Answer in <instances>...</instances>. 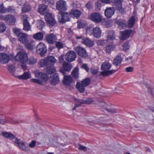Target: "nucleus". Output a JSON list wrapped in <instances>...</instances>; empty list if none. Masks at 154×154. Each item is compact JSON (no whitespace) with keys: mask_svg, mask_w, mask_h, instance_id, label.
I'll return each mask as SVG.
<instances>
[{"mask_svg":"<svg viewBox=\"0 0 154 154\" xmlns=\"http://www.w3.org/2000/svg\"><path fill=\"white\" fill-rule=\"evenodd\" d=\"M86 6L87 8L89 9L91 8L92 5L90 2H88L86 5Z\"/></svg>","mask_w":154,"mask_h":154,"instance_id":"774afa93","label":"nucleus"},{"mask_svg":"<svg viewBox=\"0 0 154 154\" xmlns=\"http://www.w3.org/2000/svg\"><path fill=\"white\" fill-rule=\"evenodd\" d=\"M91 31L93 32V35L94 37L96 38H99L101 35V31L100 29H87L86 32Z\"/></svg>","mask_w":154,"mask_h":154,"instance_id":"cd10ccee","label":"nucleus"},{"mask_svg":"<svg viewBox=\"0 0 154 154\" xmlns=\"http://www.w3.org/2000/svg\"><path fill=\"white\" fill-rule=\"evenodd\" d=\"M111 66V64L107 61L103 63L102 64L101 67V69L103 71L100 72V75L103 76H107L116 72L117 70H109Z\"/></svg>","mask_w":154,"mask_h":154,"instance_id":"f03ea898","label":"nucleus"},{"mask_svg":"<svg viewBox=\"0 0 154 154\" xmlns=\"http://www.w3.org/2000/svg\"><path fill=\"white\" fill-rule=\"evenodd\" d=\"M105 44V40H99L97 42V44L98 45H103Z\"/></svg>","mask_w":154,"mask_h":154,"instance_id":"5fc2aeb1","label":"nucleus"},{"mask_svg":"<svg viewBox=\"0 0 154 154\" xmlns=\"http://www.w3.org/2000/svg\"><path fill=\"white\" fill-rule=\"evenodd\" d=\"M116 9L120 11L121 12H123L124 11V9L122 8V3H119L117 5Z\"/></svg>","mask_w":154,"mask_h":154,"instance_id":"09e8293b","label":"nucleus"},{"mask_svg":"<svg viewBox=\"0 0 154 154\" xmlns=\"http://www.w3.org/2000/svg\"><path fill=\"white\" fill-rule=\"evenodd\" d=\"M115 38L114 32L113 31H111L109 33L106 40V42L109 44L104 47L105 51L109 54H110L115 48V45L113 43V40Z\"/></svg>","mask_w":154,"mask_h":154,"instance_id":"f257e3e1","label":"nucleus"},{"mask_svg":"<svg viewBox=\"0 0 154 154\" xmlns=\"http://www.w3.org/2000/svg\"><path fill=\"white\" fill-rule=\"evenodd\" d=\"M22 122L21 120H18L17 119H14L10 118L7 120V122L10 123L12 124H18Z\"/></svg>","mask_w":154,"mask_h":154,"instance_id":"4c0bfd02","label":"nucleus"},{"mask_svg":"<svg viewBox=\"0 0 154 154\" xmlns=\"http://www.w3.org/2000/svg\"><path fill=\"white\" fill-rule=\"evenodd\" d=\"M126 71L127 72H132L134 70V68L132 67H129L125 68Z\"/></svg>","mask_w":154,"mask_h":154,"instance_id":"13d9d810","label":"nucleus"},{"mask_svg":"<svg viewBox=\"0 0 154 154\" xmlns=\"http://www.w3.org/2000/svg\"><path fill=\"white\" fill-rule=\"evenodd\" d=\"M122 60V58L120 56H117L114 59L113 64L116 66H119L121 63Z\"/></svg>","mask_w":154,"mask_h":154,"instance_id":"2f4dec72","label":"nucleus"},{"mask_svg":"<svg viewBox=\"0 0 154 154\" xmlns=\"http://www.w3.org/2000/svg\"><path fill=\"white\" fill-rule=\"evenodd\" d=\"M8 70L13 76L14 75L15 69L14 65H9L8 66Z\"/></svg>","mask_w":154,"mask_h":154,"instance_id":"a19ab883","label":"nucleus"},{"mask_svg":"<svg viewBox=\"0 0 154 154\" xmlns=\"http://www.w3.org/2000/svg\"><path fill=\"white\" fill-rule=\"evenodd\" d=\"M5 22L8 25L11 26L14 25L16 21L15 17L12 15H7L5 16V17H4Z\"/></svg>","mask_w":154,"mask_h":154,"instance_id":"4468645a","label":"nucleus"},{"mask_svg":"<svg viewBox=\"0 0 154 154\" xmlns=\"http://www.w3.org/2000/svg\"><path fill=\"white\" fill-rule=\"evenodd\" d=\"M21 18L23 21V23L28 22V20L29 18V17L26 15H23L22 16Z\"/></svg>","mask_w":154,"mask_h":154,"instance_id":"8fccbe9b","label":"nucleus"},{"mask_svg":"<svg viewBox=\"0 0 154 154\" xmlns=\"http://www.w3.org/2000/svg\"><path fill=\"white\" fill-rule=\"evenodd\" d=\"M60 82L58 74L55 73L50 77V82L52 85H55Z\"/></svg>","mask_w":154,"mask_h":154,"instance_id":"6ab92c4d","label":"nucleus"},{"mask_svg":"<svg viewBox=\"0 0 154 154\" xmlns=\"http://www.w3.org/2000/svg\"><path fill=\"white\" fill-rule=\"evenodd\" d=\"M7 11V9L4 7L3 4L0 5V13H5Z\"/></svg>","mask_w":154,"mask_h":154,"instance_id":"37998d69","label":"nucleus"},{"mask_svg":"<svg viewBox=\"0 0 154 154\" xmlns=\"http://www.w3.org/2000/svg\"><path fill=\"white\" fill-rule=\"evenodd\" d=\"M36 142L35 140L32 141L29 144V146L31 148H34L36 145Z\"/></svg>","mask_w":154,"mask_h":154,"instance_id":"6e6d98bb","label":"nucleus"},{"mask_svg":"<svg viewBox=\"0 0 154 154\" xmlns=\"http://www.w3.org/2000/svg\"><path fill=\"white\" fill-rule=\"evenodd\" d=\"M135 22V17L134 16H132L130 18L128 22V27L129 28H132L134 25Z\"/></svg>","mask_w":154,"mask_h":154,"instance_id":"473e14b6","label":"nucleus"},{"mask_svg":"<svg viewBox=\"0 0 154 154\" xmlns=\"http://www.w3.org/2000/svg\"><path fill=\"white\" fill-rule=\"evenodd\" d=\"M39 66L42 67H43L46 66H48L47 60L45 58L44 59L41 60L39 62Z\"/></svg>","mask_w":154,"mask_h":154,"instance_id":"58836bf2","label":"nucleus"},{"mask_svg":"<svg viewBox=\"0 0 154 154\" xmlns=\"http://www.w3.org/2000/svg\"><path fill=\"white\" fill-rule=\"evenodd\" d=\"M18 37L19 41L22 43L24 44L28 40L27 35L24 33H19Z\"/></svg>","mask_w":154,"mask_h":154,"instance_id":"4be33fe9","label":"nucleus"},{"mask_svg":"<svg viewBox=\"0 0 154 154\" xmlns=\"http://www.w3.org/2000/svg\"><path fill=\"white\" fill-rule=\"evenodd\" d=\"M23 29H30L31 26L28 22L23 23Z\"/></svg>","mask_w":154,"mask_h":154,"instance_id":"de8ad7c7","label":"nucleus"},{"mask_svg":"<svg viewBox=\"0 0 154 154\" xmlns=\"http://www.w3.org/2000/svg\"><path fill=\"white\" fill-rule=\"evenodd\" d=\"M16 60L20 63H25L28 60L27 54L24 51L19 52L15 57Z\"/></svg>","mask_w":154,"mask_h":154,"instance_id":"423d86ee","label":"nucleus"},{"mask_svg":"<svg viewBox=\"0 0 154 154\" xmlns=\"http://www.w3.org/2000/svg\"><path fill=\"white\" fill-rule=\"evenodd\" d=\"M45 15V20L51 26H53L56 24L55 20L52 17V14L51 13L48 12Z\"/></svg>","mask_w":154,"mask_h":154,"instance_id":"2eb2a0df","label":"nucleus"},{"mask_svg":"<svg viewBox=\"0 0 154 154\" xmlns=\"http://www.w3.org/2000/svg\"><path fill=\"white\" fill-rule=\"evenodd\" d=\"M73 100L76 103L73 108L74 110H75L76 108L81 106L82 104H84V100L77 99L75 97H73Z\"/></svg>","mask_w":154,"mask_h":154,"instance_id":"5701e85b","label":"nucleus"},{"mask_svg":"<svg viewBox=\"0 0 154 154\" xmlns=\"http://www.w3.org/2000/svg\"><path fill=\"white\" fill-rule=\"evenodd\" d=\"M57 9L60 11H64L67 9L66 2L64 0H60L56 3Z\"/></svg>","mask_w":154,"mask_h":154,"instance_id":"6e6552de","label":"nucleus"},{"mask_svg":"<svg viewBox=\"0 0 154 154\" xmlns=\"http://www.w3.org/2000/svg\"><path fill=\"white\" fill-rule=\"evenodd\" d=\"M33 37L35 39L41 41L43 38V34L42 32H38L33 35Z\"/></svg>","mask_w":154,"mask_h":154,"instance_id":"7c9ffc66","label":"nucleus"},{"mask_svg":"<svg viewBox=\"0 0 154 154\" xmlns=\"http://www.w3.org/2000/svg\"><path fill=\"white\" fill-rule=\"evenodd\" d=\"M3 134L7 138H10L11 139H13L15 138L14 136L11 133L5 132L3 133Z\"/></svg>","mask_w":154,"mask_h":154,"instance_id":"79ce46f5","label":"nucleus"},{"mask_svg":"<svg viewBox=\"0 0 154 154\" xmlns=\"http://www.w3.org/2000/svg\"><path fill=\"white\" fill-rule=\"evenodd\" d=\"M14 142L16 144V146H17L20 149L25 151H27L28 149L25 145L24 142L20 141L17 138L15 140Z\"/></svg>","mask_w":154,"mask_h":154,"instance_id":"a211bd4d","label":"nucleus"},{"mask_svg":"<svg viewBox=\"0 0 154 154\" xmlns=\"http://www.w3.org/2000/svg\"><path fill=\"white\" fill-rule=\"evenodd\" d=\"M56 69L53 66H48L46 70V72L48 74H52L56 72Z\"/></svg>","mask_w":154,"mask_h":154,"instance_id":"f704fd0d","label":"nucleus"},{"mask_svg":"<svg viewBox=\"0 0 154 154\" xmlns=\"http://www.w3.org/2000/svg\"><path fill=\"white\" fill-rule=\"evenodd\" d=\"M36 49L37 53L41 56L43 55L46 52V47L45 44L41 42L37 45Z\"/></svg>","mask_w":154,"mask_h":154,"instance_id":"1a4fd4ad","label":"nucleus"},{"mask_svg":"<svg viewBox=\"0 0 154 154\" xmlns=\"http://www.w3.org/2000/svg\"><path fill=\"white\" fill-rule=\"evenodd\" d=\"M25 47L26 48L29 50H32L33 49L34 45L33 44L32 41L27 40L26 42L24 43Z\"/></svg>","mask_w":154,"mask_h":154,"instance_id":"c756f323","label":"nucleus"},{"mask_svg":"<svg viewBox=\"0 0 154 154\" xmlns=\"http://www.w3.org/2000/svg\"><path fill=\"white\" fill-rule=\"evenodd\" d=\"M114 12L115 10L113 8H107L105 10L104 14L107 17L110 18L114 14Z\"/></svg>","mask_w":154,"mask_h":154,"instance_id":"aec40b11","label":"nucleus"},{"mask_svg":"<svg viewBox=\"0 0 154 154\" xmlns=\"http://www.w3.org/2000/svg\"><path fill=\"white\" fill-rule=\"evenodd\" d=\"M77 23L78 28H83L85 26V24L82 21H78Z\"/></svg>","mask_w":154,"mask_h":154,"instance_id":"a18cd8bd","label":"nucleus"},{"mask_svg":"<svg viewBox=\"0 0 154 154\" xmlns=\"http://www.w3.org/2000/svg\"><path fill=\"white\" fill-rule=\"evenodd\" d=\"M22 63V64L21 65V67L24 70H25L26 69V65L25 63Z\"/></svg>","mask_w":154,"mask_h":154,"instance_id":"338daca9","label":"nucleus"},{"mask_svg":"<svg viewBox=\"0 0 154 154\" xmlns=\"http://www.w3.org/2000/svg\"><path fill=\"white\" fill-rule=\"evenodd\" d=\"M71 16H73V17L76 18H78L81 14V12L79 10H74L72 11L70 13Z\"/></svg>","mask_w":154,"mask_h":154,"instance_id":"c85d7f7f","label":"nucleus"},{"mask_svg":"<svg viewBox=\"0 0 154 154\" xmlns=\"http://www.w3.org/2000/svg\"><path fill=\"white\" fill-rule=\"evenodd\" d=\"M70 13L67 12L61 13L58 15V20L61 23L69 21L71 17Z\"/></svg>","mask_w":154,"mask_h":154,"instance_id":"0eeeda50","label":"nucleus"},{"mask_svg":"<svg viewBox=\"0 0 154 154\" xmlns=\"http://www.w3.org/2000/svg\"><path fill=\"white\" fill-rule=\"evenodd\" d=\"M76 57L75 53L72 51L68 52L65 55V60L69 62L73 61L75 60Z\"/></svg>","mask_w":154,"mask_h":154,"instance_id":"f8f14e48","label":"nucleus"},{"mask_svg":"<svg viewBox=\"0 0 154 154\" xmlns=\"http://www.w3.org/2000/svg\"><path fill=\"white\" fill-rule=\"evenodd\" d=\"M75 50L77 54L82 57L85 58L88 56L85 49L82 47H77L75 48Z\"/></svg>","mask_w":154,"mask_h":154,"instance_id":"ddd939ff","label":"nucleus"},{"mask_svg":"<svg viewBox=\"0 0 154 154\" xmlns=\"http://www.w3.org/2000/svg\"><path fill=\"white\" fill-rule=\"evenodd\" d=\"M82 43L88 47H91L94 45V42L88 38H83Z\"/></svg>","mask_w":154,"mask_h":154,"instance_id":"bb28decb","label":"nucleus"},{"mask_svg":"<svg viewBox=\"0 0 154 154\" xmlns=\"http://www.w3.org/2000/svg\"><path fill=\"white\" fill-rule=\"evenodd\" d=\"M35 77L38 79H32L31 81L38 85H42L43 82L47 81L49 79L48 75L45 73L42 72H37L35 74Z\"/></svg>","mask_w":154,"mask_h":154,"instance_id":"7ed1b4c3","label":"nucleus"},{"mask_svg":"<svg viewBox=\"0 0 154 154\" xmlns=\"http://www.w3.org/2000/svg\"><path fill=\"white\" fill-rule=\"evenodd\" d=\"M18 77L20 79L26 80L31 78V75L29 72H26L23 75L19 76Z\"/></svg>","mask_w":154,"mask_h":154,"instance_id":"72a5a7b5","label":"nucleus"},{"mask_svg":"<svg viewBox=\"0 0 154 154\" xmlns=\"http://www.w3.org/2000/svg\"><path fill=\"white\" fill-rule=\"evenodd\" d=\"M30 9V6L28 4H25L23 6L22 11L23 13H26L29 11Z\"/></svg>","mask_w":154,"mask_h":154,"instance_id":"e433bc0d","label":"nucleus"},{"mask_svg":"<svg viewBox=\"0 0 154 154\" xmlns=\"http://www.w3.org/2000/svg\"><path fill=\"white\" fill-rule=\"evenodd\" d=\"M56 46L59 48H61L63 47V45L61 43L57 42L56 44Z\"/></svg>","mask_w":154,"mask_h":154,"instance_id":"69168bd1","label":"nucleus"},{"mask_svg":"<svg viewBox=\"0 0 154 154\" xmlns=\"http://www.w3.org/2000/svg\"><path fill=\"white\" fill-rule=\"evenodd\" d=\"M13 32L16 35H18L19 33H20V29H13Z\"/></svg>","mask_w":154,"mask_h":154,"instance_id":"0e129e2a","label":"nucleus"},{"mask_svg":"<svg viewBox=\"0 0 154 154\" xmlns=\"http://www.w3.org/2000/svg\"><path fill=\"white\" fill-rule=\"evenodd\" d=\"M48 7L47 6L45 5H40L38 11L41 14L45 15L48 12L47 9Z\"/></svg>","mask_w":154,"mask_h":154,"instance_id":"393cba45","label":"nucleus"},{"mask_svg":"<svg viewBox=\"0 0 154 154\" xmlns=\"http://www.w3.org/2000/svg\"><path fill=\"white\" fill-rule=\"evenodd\" d=\"M90 81V79L89 78H85L81 82H77L76 88L80 93H84L85 91V87L89 85Z\"/></svg>","mask_w":154,"mask_h":154,"instance_id":"20e7f679","label":"nucleus"},{"mask_svg":"<svg viewBox=\"0 0 154 154\" xmlns=\"http://www.w3.org/2000/svg\"><path fill=\"white\" fill-rule=\"evenodd\" d=\"M10 56L5 53H0V62L2 64H6L8 63L10 60Z\"/></svg>","mask_w":154,"mask_h":154,"instance_id":"f3484780","label":"nucleus"},{"mask_svg":"<svg viewBox=\"0 0 154 154\" xmlns=\"http://www.w3.org/2000/svg\"><path fill=\"white\" fill-rule=\"evenodd\" d=\"M59 62L60 63H62L64 61V55H61L59 57Z\"/></svg>","mask_w":154,"mask_h":154,"instance_id":"052dcab7","label":"nucleus"},{"mask_svg":"<svg viewBox=\"0 0 154 154\" xmlns=\"http://www.w3.org/2000/svg\"><path fill=\"white\" fill-rule=\"evenodd\" d=\"M48 66H53L56 62V60L52 56H48L46 57Z\"/></svg>","mask_w":154,"mask_h":154,"instance_id":"a878e982","label":"nucleus"},{"mask_svg":"<svg viewBox=\"0 0 154 154\" xmlns=\"http://www.w3.org/2000/svg\"><path fill=\"white\" fill-rule=\"evenodd\" d=\"M129 46L128 45V42H125L123 45L122 49L126 51L129 49Z\"/></svg>","mask_w":154,"mask_h":154,"instance_id":"49530a36","label":"nucleus"},{"mask_svg":"<svg viewBox=\"0 0 154 154\" xmlns=\"http://www.w3.org/2000/svg\"><path fill=\"white\" fill-rule=\"evenodd\" d=\"M36 62V60L33 57H32L29 59V63L30 64H33Z\"/></svg>","mask_w":154,"mask_h":154,"instance_id":"864d4df0","label":"nucleus"},{"mask_svg":"<svg viewBox=\"0 0 154 154\" xmlns=\"http://www.w3.org/2000/svg\"><path fill=\"white\" fill-rule=\"evenodd\" d=\"M72 75L74 79H76L79 77V69L76 67L72 72Z\"/></svg>","mask_w":154,"mask_h":154,"instance_id":"c9c22d12","label":"nucleus"},{"mask_svg":"<svg viewBox=\"0 0 154 154\" xmlns=\"http://www.w3.org/2000/svg\"><path fill=\"white\" fill-rule=\"evenodd\" d=\"M78 146L79 147L78 148L79 150H82L85 152H86L87 151V148L85 146H82L80 144H79Z\"/></svg>","mask_w":154,"mask_h":154,"instance_id":"3c124183","label":"nucleus"},{"mask_svg":"<svg viewBox=\"0 0 154 154\" xmlns=\"http://www.w3.org/2000/svg\"><path fill=\"white\" fill-rule=\"evenodd\" d=\"M62 66L63 69H61L60 70V71L64 75H65L66 73L65 71H70L72 68L71 64L66 62H63L62 64Z\"/></svg>","mask_w":154,"mask_h":154,"instance_id":"dca6fc26","label":"nucleus"},{"mask_svg":"<svg viewBox=\"0 0 154 154\" xmlns=\"http://www.w3.org/2000/svg\"><path fill=\"white\" fill-rule=\"evenodd\" d=\"M6 25L4 23L0 22V29H6Z\"/></svg>","mask_w":154,"mask_h":154,"instance_id":"bf43d9fd","label":"nucleus"},{"mask_svg":"<svg viewBox=\"0 0 154 154\" xmlns=\"http://www.w3.org/2000/svg\"><path fill=\"white\" fill-rule=\"evenodd\" d=\"M135 32L133 29H126L120 32L119 39L121 40H124L132 36Z\"/></svg>","mask_w":154,"mask_h":154,"instance_id":"39448f33","label":"nucleus"},{"mask_svg":"<svg viewBox=\"0 0 154 154\" xmlns=\"http://www.w3.org/2000/svg\"><path fill=\"white\" fill-rule=\"evenodd\" d=\"M148 92L154 98V88L152 87L149 88Z\"/></svg>","mask_w":154,"mask_h":154,"instance_id":"603ef678","label":"nucleus"},{"mask_svg":"<svg viewBox=\"0 0 154 154\" xmlns=\"http://www.w3.org/2000/svg\"><path fill=\"white\" fill-rule=\"evenodd\" d=\"M112 1L115 4L116 6L119 3H122L123 0H112Z\"/></svg>","mask_w":154,"mask_h":154,"instance_id":"680f3d73","label":"nucleus"},{"mask_svg":"<svg viewBox=\"0 0 154 154\" xmlns=\"http://www.w3.org/2000/svg\"><path fill=\"white\" fill-rule=\"evenodd\" d=\"M94 100L91 98L87 99L86 100H84V104H91L94 102Z\"/></svg>","mask_w":154,"mask_h":154,"instance_id":"c03bdc74","label":"nucleus"},{"mask_svg":"<svg viewBox=\"0 0 154 154\" xmlns=\"http://www.w3.org/2000/svg\"><path fill=\"white\" fill-rule=\"evenodd\" d=\"M47 42L49 43L53 44L57 40V38L56 35L53 34H51L48 35L46 37Z\"/></svg>","mask_w":154,"mask_h":154,"instance_id":"412c9836","label":"nucleus"},{"mask_svg":"<svg viewBox=\"0 0 154 154\" xmlns=\"http://www.w3.org/2000/svg\"><path fill=\"white\" fill-rule=\"evenodd\" d=\"M72 78L71 76L65 75L64 76L63 82L66 85L69 86L72 83Z\"/></svg>","mask_w":154,"mask_h":154,"instance_id":"b1692460","label":"nucleus"},{"mask_svg":"<svg viewBox=\"0 0 154 154\" xmlns=\"http://www.w3.org/2000/svg\"><path fill=\"white\" fill-rule=\"evenodd\" d=\"M45 23L42 21L38 20L37 21V27L38 29H42L45 26Z\"/></svg>","mask_w":154,"mask_h":154,"instance_id":"ea45409f","label":"nucleus"},{"mask_svg":"<svg viewBox=\"0 0 154 154\" xmlns=\"http://www.w3.org/2000/svg\"><path fill=\"white\" fill-rule=\"evenodd\" d=\"M82 68L85 69L87 72H88L89 71V68L87 66V65L86 64H83L82 66Z\"/></svg>","mask_w":154,"mask_h":154,"instance_id":"e2e57ef3","label":"nucleus"},{"mask_svg":"<svg viewBox=\"0 0 154 154\" xmlns=\"http://www.w3.org/2000/svg\"><path fill=\"white\" fill-rule=\"evenodd\" d=\"M99 105L100 106L103 107L107 111L111 113H115L117 112V110L116 109L112 107L109 105H107L104 102H100L99 103Z\"/></svg>","mask_w":154,"mask_h":154,"instance_id":"9b49d317","label":"nucleus"},{"mask_svg":"<svg viewBox=\"0 0 154 154\" xmlns=\"http://www.w3.org/2000/svg\"><path fill=\"white\" fill-rule=\"evenodd\" d=\"M91 73L93 75H95L98 73V70L97 69L91 68L90 70Z\"/></svg>","mask_w":154,"mask_h":154,"instance_id":"4d7b16f0","label":"nucleus"},{"mask_svg":"<svg viewBox=\"0 0 154 154\" xmlns=\"http://www.w3.org/2000/svg\"><path fill=\"white\" fill-rule=\"evenodd\" d=\"M91 20L95 23L101 22L103 20L102 16L98 13L95 12L91 14Z\"/></svg>","mask_w":154,"mask_h":154,"instance_id":"9d476101","label":"nucleus"}]
</instances>
